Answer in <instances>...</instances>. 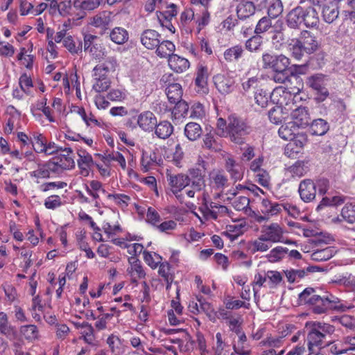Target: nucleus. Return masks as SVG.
<instances>
[{"mask_svg":"<svg viewBox=\"0 0 355 355\" xmlns=\"http://www.w3.org/2000/svg\"><path fill=\"white\" fill-rule=\"evenodd\" d=\"M251 130V127L242 119L234 115L229 116L226 135L231 141L236 144H244L246 136Z\"/></svg>","mask_w":355,"mask_h":355,"instance_id":"f257e3e1","label":"nucleus"},{"mask_svg":"<svg viewBox=\"0 0 355 355\" xmlns=\"http://www.w3.org/2000/svg\"><path fill=\"white\" fill-rule=\"evenodd\" d=\"M275 72V73L272 78L274 81L277 83H284L286 85V89L288 90V93L290 94H294V98H297V95L301 91V87H302L301 79L295 75L288 76L287 75V69L282 72Z\"/></svg>","mask_w":355,"mask_h":355,"instance_id":"f03ea898","label":"nucleus"},{"mask_svg":"<svg viewBox=\"0 0 355 355\" xmlns=\"http://www.w3.org/2000/svg\"><path fill=\"white\" fill-rule=\"evenodd\" d=\"M313 300L311 306H312V311L316 314H321L329 310L336 309L340 302L338 297L329 293H324L322 295H318Z\"/></svg>","mask_w":355,"mask_h":355,"instance_id":"7ed1b4c3","label":"nucleus"},{"mask_svg":"<svg viewBox=\"0 0 355 355\" xmlns=\"http://www.w3.org/2000/svg\"><path fill=\"white\" fill-rule=\"evenodd\" d=\"M263 69H271L273 71H285L290 64L289 59L281 54L271 55L268 53L262 55Z\"/></svg>","mask_w":355,"mask_h":355,"instance_id":"20e7f679","label":"nucleus"},{"mask_svg":"<svg viewBox=\"0 0 355 355\" xmlns=\"http://www.w3.org/2000/svg\"><path fill=\"white\" fill-rule=\"evenodd\" d=\"M261 211L263 215L256 212L253 218L258 223L268 220L271 216L277 215L282 211V205L277 202H272L268 199H263L261 204Z\"/></svg>","mask_w":355,"mask_h":355,"instance_id":"39448f33","label":"nucleus"},{"mask_svg":"<svg viewBox=\"0 0 355 355\" xmlns=\"http://www.w3.org/2000/svg\"><path fill=\"white\" fill-rule=\"evenodd\" d=\"M98 37L92 34L84 35V51L89 52L95 59H101L105 55L104 49L98 43Z\"/></svg>","mask_w":355,"mask_h":355,"instance_id":"423d86ee","label":"nucleus"},{"mask_svg":"<svg viewBox=\"0 0 355 355\" xmlns=\"http://www.w3.org/2000/svg\"><path fill=\"white\" fill-rule=\"evenodd\" d=\"M296 42L300 44L305 53L311 54L316 51L319 47V42L316 37L308 31H302Z\"/></svg>","mask_w":355,"mask_h":355,"instance_id":"0eeeda50","label":"nucleus"},{"mask_svg":"<svg viewBox=\"0 0 355 355\" xmlns=\"http://www.w3.org/2000/svg\"><path fill=\"white\" fill-rule=\"evenodd\" d=\"M263 239H266L272 243L283 242L284 230L279 224L272 223L269 225L263 226L261 229Z\"/></svg>","mask_w":355,"mask_h":355,"instance_id":"6e6552de","label":"nucleus"},{"mask_svg":"<svg viewBox=\"0 0 355 355\" xmlns=\"http://www.w3.org/2000/svg\"><path fill=\"white\" fill-rule=\"evenodd\" d=\"M117 66V60L115 57H107L103 62L99 63L94 67L93 69V77L94 79L108 78V73L114 71Z\"/></svg>","mask_w":355,"mask_h":355,"instance_id":"1a4fd4ad","label":"nucleus"},{"mask_svg":"<svg viewBox=\"0 0 355 355\" xmlns=\"http://www.w3.org/2000/svg\"><path fill=\"white\" fill-rule=\"evenodd\" d=\"M298 192L304 202H312L316 196V184L311 179H304L299 184Z\"/></svg>","mask_w":355,"mask_h":355,"instance_id":"9d476101","label":"nucleus"},{"mask_svg":"<svg viewBox=\"0 0 355 355\" xmlns=\"http://www.w3.org/2000/svg\"><path fill=\"white\" fill-rule=\"evenodd\" d=\"M324 336L313 324L310 327L309 331L306 336L307 346L310 354L315 351V348L321 349L324 345Z\"/></svg>","mask_w":355,"mask_h":355,"instance_id":"9b49d317","label":"nucleus"},{"mask_svg":"<svg viewBox=\"0 0 355 355\" xmlns=\"http://www.w3.org/2000/svg\"><path fill=\"white\" fill-rule=\"evenodd\" d=\"M166 178L172 188V192L175 195L188 186L191 182L190 177L183 173H179L178 175L167 173Z\"/></svg>","mask_w":355,"mask_h":355,"instance_id":"f8f14e48","label":"nucleus"},{"mask_svg":"<svg viewBox=\"0 0 355 355\" xmlns=\"http://www.w3.org/2000/svg\"><path fill=\"white\" fill-rule=\"evenodd\" d=\"M213 79L216 89L221 94L226 95L234 90V80L232 78L223 74H217Z\"/></svg>","mask_w":355,"mask_h":355,"instance_id":"ddd939ff","label":"nucleus"},{"mask_svg":"<svg viewBox=\"0 0 355 355\" xmlns=\"http://www.w3.org/2000/svg\"><path fill=\"white\" fill-rule=\"evenodd\" d=\"M308 139L304 134L296 133L295 138L289 141V143L285 147V154L288 157H291L293 153L297 154L306 144Z\"/></svg>","mask_w":355,"mask_h":355,"instance_id":"4468645a","label":"nucleus"},{"mask_svg":"<svg viewBox=\"0 0 355 355\" xmlns=\"http://www.w3.org/2000/svg\"><path fill=\"white\" fill-rule=\"evenodd\" d=\"M307 84L323 96L322 100H324L329 96V92L324 84V76L322 74H315L309 77Z\"/></svg>","mask_w":355,"mask_h":355,"instance_id":"2eb2a0df","label":"nucleus"},{"mask_svg":"<svg viewBox=\"0 0 355 355\" xmlns=\"http://www.w3.org/2000/svg\"><path fill=\"white\" fill-rule=\"evenodd\" d=\"M160 35L152 29L145 30L141 35V42L148 49H154L159 44Z\"/></svg>","mask_w":355,"mask_h":355,"instance_id":"dca6fc26","label":"nucleus"},{"mask_svg":"<svg viewBox=\"0 0 355 355\" xmlns=\"http://www.w3.org/2000/svg\"><path fill=\"white\" fill-rule=\"evenodd\" d=\"M291 123L299 128H305L309 124L310 118L305 107H298L291 112Z\"/></svg>","mask_w":355,"mask_h":355,"instance_id":"f3484780","label":"nucleus"},{"mask_svg":"<svg viewBox=\"0 0 355 355\" xmlns=\"http://www.w3.org/2000/svg\"><path fill=\"white\" fill-rule=\"evenodd\" d=\"M60 154L56 158L61 164L60 166L62 169H71L75 166L74 154L70 147H62L60 150Z\"/></svg>","mask_w":355,"mask_h":355,"instance_id":"a211bd4d","label":"nucleus"},{"mask_svg":"<svg viewBox=\"0 0 355 355\" xmlns=\"http://www.w3.org/2000/svg\"><path fill=\"white\" fill-rule=\"evenodd\" d=\"M0 334L10 340H15L17 336L16 328L9 323L7 314L2 311L0 312Z\"/></svg>","mask_w":355,"mask_h":355,"instance_id":"6ab92c4d","label":"nucleus"},{"mask_svg":"<svg viewBox=\"0 0 355 355\" xmlns=\"http://www.w3.org/2000/svg\"><path fill=\"white\" fill-rule=\"evenodd\" d=\"M168 63L170 69L176 73H182L190 67V62L187 58L177 54H172L168 59Z\"/></svg>","mask_w":355,"mask_h":355,"instance_id":"aec40b11","label":"nucleus"},{"mask_svg":"<svg viewBox=\"0 0 355 355\" xmlns=\"http://www.w3.org/2000/svg\"><path fill=\"white\" fill-rule=\"evenodd\" d=\"M157 119L154 114L150 111L139 114L137 119L139 126L144 131H153L157 123Z\"/></svg>","mask_w":355,"mask_h":355,"instance_id":"412c9836","label":"nucleus"},{"mask_svg":"<svg viewBox=\"0 0 355 355\" xmlns=\"http://www.w3.org/2000/svg\"><path fill=\"white\" fill-rule=\"evenodd\" d=\"M304 8L297 6L292 9L286 15V24L291 28H298L303 22Z\"/></svg>","mask_w":355,"mask_h":355,"instance_id":"4be33fe9","label":"nucleus"},{"mask_svg":"<svg viewBox=\"0 0 355 355\" xmlns=\"http://www.w3.org/2000/svg\"><path fill=\"white\" fill-rule=\"evenodd\" d=\"M225 168L230 174L232 179L236 182L243 177L244 168L232 157H227L225 160Z\"/></svg>","mask_w":355,"mask_h":355,"instance_id":"5701e85b","label":"nucleus"},{"mask_svg":"<svg viewBox=\"0 0 355 355\" xmlns=\"http://www.w3.org/2000/svg\"><path fill=\"white\" fill-rule=\"evenodd\" d=\"M319 270L320 268L318 266H309L306 269L303 270H287L285 271V274L288 281L291 283H293L294 282L303 278L308 273L314 272Z\"/></svg>","mask_w":355,"mask_h":355,"instance_id":"b1692460","label":"nucleus"},{"mask_svg":"<svg viewBox=\"0 0 355 355\" xmlns=\"http://www.w3.org/2000/svg\"><path fill=\"white\" fill-rule=\"evenodd\" d=\"M250 199L245 196H239L232 202V205L237 211H243L245 214L253 218L256 216V211H253L249 206Z\"/></svg>","mask_w":355,"mask_h":355,"instance_id":"393cba45","label":"nucleus"},{"mask_svg":"<svg viewBox=\"0 0 355 355\" xmlns=\"http://www.w3.org/2000/svg\"><path fill=\"white\" fill-rule=\"evenodd\" d=\"M208 69L203 65H199L197 68L196 77L195 78V85L200 88L202 92L205 93L207 90Z\"/></svg>","mask_w":355,"mask_h":355,"instance_id":"a878e982","label":"nucleus"},{"mask_svg":"<svg viewBox=\"0 0 355 355\" xmlns=\"http://www.w3.org/2000/svg\"><path fill=\"white\" fill-rule=\"evenodd\" d=\"M255 12V6L251 1L241 2L236 8V14L240 19H245Z\"/></svg>","mask_w":355,"mask_h":355,"instance_id":"bb28decb","label":"nucleus"},{"mask_svg":"<svg viewBox=\"0 0 355 355\" xmlns=\"http://www.w3.org/2000/svg\"><path fill=\"white\" fill-rule=\"evenodd\" d=\"M154 129L157 137L162 139L168 138L173 132V126L167 121H163L159 123H157Z\"/></svg>","mask_w":355,"mask_h":355,"instance_id":"cd10ccee","label":"nucleus"},{"mask_svg":"<svg viewBox=\"0 0 355 355\" xmlns=\"http://www.w3.org/2000/svg\"><path fill=\"white\" fill-rule=\"evenodd\" d=\"M303 22L308 28L315 27L319 24L318 12L314 8H304Z\"/></svg>","mask_w":355,"mask_h":355,"instance_id":"c85d7f7f","label":"nucleus"},{"mask_svg":"<svg viewBox=\"0 0 355 355\" xmlns=\"http://www.w3.org/2000/svg\"><path fill=\"white\" fill-rule=\"evenodd\" d=\"M175 50L174 44L169 40L159 42V44L156 47V54L159 58H169Z\"/></svg>","mask_w":355,"mask_h":355,"instance_id":"c756f323","label":"nucleus"},{"mask_svg":"<svg viewBox=\"0 0 355 355\" xmlns=\"http://www.w3.org/2000/svg\"><path fill=\"white\" fill-rule=\"evenodd\" d=\"M202 134L201 126L194 122L188 123L184 128V135L190 141H196Z\"/></svg>","mask_w":355,"mask_h":355,"instance_id":"7c9ffc66","label":"nucleus"},{"mask_svg":"<svg viewBox=\"0 0 355 355\" xmlns=\"http://www.w3.org/2000/svg\"><path fill=\"white\" fill-rule=\"evenodd\" d=\"M110 40L117 44H123L129 39L128 32L123 28L115 27L110 33Z\"/></svg>","mask_w":355,"mask_h":355,"instance_id":"2f4dec72","label":"nucleus"},{"mask_svg":"<svg viewBox=\"0 0 355 355\" xmlns=\"http://www.w3.org/2000/svg\"><path fill=\"white\" fill-rule=\"evenodd\" d=\"M166 94L170 103H177L182 98V87L178 83L171 84L167 87L166 89Z\"/></svg>","mask_w":355,"mask_h":355,"instance_id":"473e14b6","label":"nucleus"},{"mask_svg":"<svg viewBox=\"0 0 355 355\" xmlns=\"http://www.w3.org/2000/svg\"><path fill=\"white\" fill-rule=\"evenodd\" d=\"M298 130V128L294 125L293 123L291 121L282 125L279 130L278 133L281 138L284 140L290 141L293 138H295V135Z\"/></svg>","mask_w":355,"mask_h":355,"instance_id":"72a5a7b5","label":"nucleus"},{"mask_svg":"<svg viewBox=\"0 0 355 355\" xmlns=\"http://www.w3.org/2000/svg\"><path fill=\"white\" fill-rule=\"evenodd\" d=\"M275 30L271 37L272 42L275 46H282L285 42V37L283 33L284 24L282 20H277L274 26Z\"/></svg>","mask_w":355,"mask_h":355,"instance_id":"f704fd0d","label":"nucleus"},{"mask_svg":"<svg viewBox=\"0 0 355 355\" xmlns=\"http://www.w3.org/2000/svg\"><path fill=\"white\" fill-rule=\"evenodd\" d=\"M111 21V12L103 11L91 18L90 24L95 27H105Z\"/></svg>","mask_w":355,"mask_h":355,"instance_id":"c9c22d12","label":"nucleus"},{"mask_svg":"<svg viewBox=\"0 0 355 355\" xmlns=\"http://www.w3.org/2000/svg\"><path fill=\"white\" fill-rule=\"evenodd\" d=\"M329 129L328 123L322 119H318L313 121L311 125V134L322 136L325 135Z\"/></svg>","mask_w":355,"mask_h":355,"instance_id":"e433bc0d","label":"nucleus"},{"mask_svg":"<svg viewBox=\"0 0 355 355\" xmlns=\"http://www.w3.org/2000/svg\"><path fill=\"white\" fill-rule=\"evenodd\" d=\"M128 271L131 276L132 282H137L138 279L144 278L146 275L141 262L138 259H135L131 263Z\"/></svg>","mask_w":355,"mask_h":355,"instance_id":"4c0bfd02","label":"nucleus"},{"mask_svg":"<svg viewBox=\"0 0 355 355\" xmlns=\"http://www.w3.org/2000/svg\"><path fill=\"white\" fill-rule=\"evenodd\" d=\"M63 45L72 54H78L82 52V42L80 40H75L71 35L64 39Z\"/></svg>","mask_w":355,"mask_h":355,"instance_id":"58836bf2","label":"nucleus"},{"mask_svg":"<svg viewBox=\"0 0 355 355\" xmlns=\"http://www.w3.org/2000/svg\"><path fill=\"white\" fill-rule=\"evenodd\" d=\"M335 253L333 247L318 249L311 254V259L316 261H323L331 259Z\"/></svg>","mask_w":355,"mask_h":355,"instance_id":"ea45409f","label":"nucleus"},{"mask_svg":"<svg viewBox=\"0 0 355 355\" xmlns=\"http://www.w3.org/2000/svg\"><path fill=\"white\" fill-rule=\"evenodd\" d=\"M322 17L324 20L331 24L338 17L339 11L337 3H331L322 9Z\"/></svg>","mask_w":355,"mask_h":355,"instance_id":"a19ab883","label":"nucleus"},{"mask_svg":"<svg viewBox=\"0 0 355 355\" xmlns=\"http://www.w3.org/2000/svg\"><path fill=\"white\" fill-rule=\"evenodd\" d=\"M340 216L338 218L340 221L345 220L349 223L355 222V203H347L342 209Z\"/></svg>","mask_w":355,"mask_h":355,"instance_id":"79ce46f5","label":"nucleus"},{"mask_svg":"<svg viewBox=\"0 0 355 355\" xmlns=\"http://www.w3.org/2000/svg\"><path fill=\"white\" fill-rule=\"evenodd\" d=\"M73 7L83 11H92L100 6L95 0H73Z\"/></svg>","mask_w":355,"mask_h":355,"instance_id":"37998d69","label":"nucleus"},{"mask_svg":"<svg viewBox=\"0 0 355 355\" xmlns=\"http://www.w3.org/2000/svg\"><path fill=\"white\" fill-rule=\"evenodd\" d=\"M243 49L241 45H236L226 49L224 52V58L227 62L239 60L243 53Z\"/></svg>","mask_w":355,"mask_h":355,"instance_id":"c03bdc74","label":"nucleus"},{"mask_svg":"<svg viewBox=\"0 0 355 355\" xmlns=\"http://www.w3.org/2000/svg\"><path fill=\"white\" fill-rule=\"evenodd\" d=\"M263 45V38L259 34L250 37L245 44V49L250 52L259 51Z\"/></svg>","mask_w":355,"mask_h":355,"instance_id":"a18cd8bd","label":"nucleus"},{"mask_svg":"<svg viewBox=\"0 0 355 355\" xmlns=\"http://www.w3.org/2000/svg\"><path fill=\"white\" fill-rule=\"evenodd\" d=\"M288 250L286 248L277 246L272 249L270 252L266 255L268 261L275 263L281 261L287 254Z\"/></svg>","mask_w":355,"mask_h":355,"instance_id":"49530a36","label":"nucleus"},{"mask_svg":"<svg viewBox=\"0 0 355 355\" xmlns=\"http://www.w3.org/2000/svg\"><path fill=\"white\" fill-rule=\"evenodd\" d=\"M20 333L28 340L33 341L38 338L37 327L34 324L21 326Z\"/></svg>","mask_w":355,"mask_h":355,"instance_id":"de8ad7c7","label":"nucleus"},{"mask_svg":"<svg viewBox=\"0 0 355 355\" xmlns=\"http://www.w3.org/2000/svg\"><path fill=\"white\" fill-rule=\"evenodd\" d=\"M263 239V236L261 234L257 240L251 243L248 249L252 254L257 252H266L270 248V246L266 243L268 241Z\"/></svg>","mask_w":355,"mask_h":355,"instance_id":"09e8293b","label":"nucleus"},{"mask_svg":"<svg viewBox=\"0 0 355 355\" xmlns=\"http://www.w3.org/2000/svg\"><path fill=\"white\" fill-rule=\"evenodd\" d=\"M206 170L205 162L204 160H198L197 166L189 170V176L191 179L204 178Z\"/></svg>","mask_w":355,"mask_h":355,"instance_id":"8fccbe9b","label":"nucleus"},{"mask_svg":"<svg viewBox=\"0 0 355 355\" xmlns=\"http://www.w3.org/2000/svg\"><path fill=\"white\" fill-rule=\"evenodd\" d=\"M85 189L88 194L93 197L94 199L99 198L98 192L105 193L103 189L102 183L98 180H92L89 182V185H85Z\"/></svg>","mask_w":355,"mask_h":355,"instance_id":"3c124183","label":"nucleus"},{"mask_svg":"<svg viewBox=\"0 0 355 355\" xmlns=\"http://www.w3.org/2000/svg\"><path fill=\"white\" fill-rule=\"evenodd\" d=\"M317 295H318L315 293V289L309 287L299 295V300L301 304L311 305Z\"/></svg>","mask_w":355,"mask_h":355,"instance_id":"603ef678","label":"nucleus"},{"mask_svg":"<svg viewBox=\"0 0 355 355\" xmlns=\"http://www.w3.org/2000/svg\"><path fill=\"white\" fill-rule=\"evenodd\" d=\"M283 12V4L281 0H270L268 14L271 18H276Z\"/></svg>","mask_w":355,"mask_h":355,"instance_id":"864d4df0","label":"nucleus"},{"mask_svg":"<svg viewBox=\"0 0 355 355\" xmlns=\"http://www.w3.org/2000/svg\"><path fill=\"white\" fill-rule=\"evenodd\" d=\"M213 187L222 191L227 186L228 179L220 172H218L211 177Z\"/></svg>","mask_w":355,"mask_h":355,"instance_id":"5fc2aeb1","label":"nucleus"},{"mask_svg":"<svg viewBox=\"0 0 355 355\" xmlns=\"http://www.w3.org/2000/svg\"><path fill=\"white\" fill-rule=\"evenodd\" d=\"M289 172L293 177H302L307 171V166L304 161H297L288 168Z\"/></svg>","mask_w":355,"mask_h":355,"instance_id":"6e6d98bb","label":"nucleus"},{"mask_svg":"<svg viewBox=\"0 0 355 355\" xmlns=\"http://www.w3.org/2000/svg\"><path fill=\"white\" fill-rule=\"evenodd\" d=\"M33 148L36 153H42L44 150L46 139L42 134H35L31 141Z\"/></svg>","mask_w":355,"mask_h":355,"instance_id":"4d7b16f0","label":"nucleus"},{"mask_svg":"<svg viewBox=\"0 0 355 355\" xmlns=\"http://www.w3.org/2000/svg\"><path fill=\"white\" fill-rule=\"evenodd\" d=\"M98 155L102 157V160L104 162H110V161L114 160L119 162L123 169H125L126 167L125 159L123 155L119 152H116L115 153H110L106 155Z\"/></svg>","mask_w":355,"mask_h":355,"instance_id":"13d9d810","label":"nucleus"},{"mask_svg":"<svg viewBox=\"0 0 355 355\" xmlns=\"http://www.w3.org/2000/svg\"><path fill=\"white\" fill-rule=\"evenodd\" d=\"M81 334L85 343L93 347L98 346V342L96 341L94 335V329L92 324L90 326H87V328L84 329L81 332Z\"/></svg>","mask_w":355,"mask_h":355,"instance_id":"bf43d9fd","label":"nucleus"},{"mask_svg":"<svg viewBox=\"0 0 355 355\" xmlns=\"http://www.w3.org/2000/svg\"><path fill=\"white\" fill-rule=\"evenodd\" d=\"M144 259L147 264L152 268H156L161 262L162 258L158 254L154 252V257L151 252L144 251Z\"/></svg>","mask_w":355,"mask_h":355,"instance_id":"052dcab7","label":"nucleus"},{"mask_svg":"<svg viewBox=\"0 0 355 355\" xmlns=\"http://www.w3.org/2000/svg\"><path fill=\"white\" fill-rule=\"evenodd\" d=\"M270 28H272V21L269 17H263L260 19L255 27L254 33L261 34L267 32Z\"/></svg>","mask_w":355,"mask_h":355,"instance_id":"680f3d73","label":"nucleus"},{"mask_svg":"<svg viewBox=\"0 0 355 355\" xmlns=\"http://www.w3.org/2000/svg\"><path fill=\"white\" fill-rule=\"evenodd\" d=\"M94 80L93 89L98 93L105 92L110 87L111 82L109 78H99V79Z\"/></svg>","mask_w":355,"mask_h":355,"instance_id":"e2e57ef3","label":"nucleus"},{"mask_svg":"<svg viewBox=\"0 0 355 355\" xmlns=\"http://www.w3.org/2000/svg\"><path fill=\"white\" fill-rule=\"evenodd\" d=\"M141 163L145 171H147L153 164H158L159 163L157 161L156 153L153 152L150 153V155H148L146 153H143Z\"/></svg>","mask_w":355,"mask_h":355,"instance_id":"0e129e2a","label":"nucleus"},{"mask_svg":"<svg viewBox=\"0 0 355 355\" xmlns=\"http://www.w3.org/2000/svg\"><path fill=\"white\" fill-rule=\"evenodd\" d=\"M26 53V50L25 48H21L20 50V53L17 55V58L19 60H21L22 64L28 69H31L33 68V62L35 57L33 55H27L24 57L25 53Z\"/></svg>","mask_w":355,"mask_h":355,"instance_id":"69168bd1","label":"nucleus"},{"mask_svg":"<svg viewBox=\"0 0 355 355\" xmlns=\"http://www.w3.org/2000/svg\"><path fill=\"white\" fill-rule=\"evenodd\" d=\"M167 8V10L160 12L159 15H158V17L162 18V19L166 22L171 21L173 17L177 15L178 13L177 6L174 3L170 4Z\"/></svg>","mask_w":355,"mask_h":355,"instance_id":"338daca9","label":"nucleus"},{"mask_svg":"<svg viewBox=\"0 0 355 355\" xmlns=\"http://www.w3.org/2000/svg\"><path fill=\"white\" fill-rule=\"evenodd\" d=\"M254 100L259 106L266 107L268 103V94L263 89H259L255 92Z\"/></svg>","mask_w":355,"mask_h":355,"instance_id":"774afa93","label":"nucleus"}]
</instances>
